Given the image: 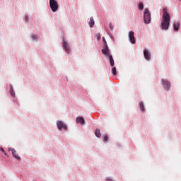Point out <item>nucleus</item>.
I'll list each match as a JSON object with an SVG mask.
<instances>
[{
	"label": "nucleus",
	"mask_w": 181,
	"mask_h": 181,
	"mask_svg": "<svg viewBox=\"0 0 181 181\" xmlns=\"http://www.w3.org/2000/svg\"><path fill=\"white\" fill-rule=\"evenodd\" d=\"M57 127L59 130L64 129V131H66V126L64 123H63L62 121L57 122Z\"/></svg>",
	"instance_id": "obj_5"
},
{
	"label": "nucleus",
	"mask_w": 181,
	"mask_h": 181,
	"mask_svg": "<svg viewBox=\"0 0 181 181\" xmlns=\"http://www.w3.org/2000/svg\"><path fill=\"white\" fill-rule=\"evenodd\" d=\"M162 82H163V86H164L165 90H169V88H170L169 81H168L167 80L163 79Z\"/></svg>",
	"instance_id": "obj_10"
},
{
	"label": "nucleus",
	"mask_w": 181,
	"mask_h": 181,
	"mask_svg": "<svg viewBox=\"0 0 181 181\" xmlns=\"http://www.w3.org/2000/svg\"><path fill=\"white\" fill-rule=\"evenodd\" d=\"M63 48L64 49L65 52L66 54H69L70 53L69 45H68V43L66 41H63Z\"/></svg>",
	"instance_id": "obj_8"
},
{
	"label": "nucleus",
	"mask_w": 181,
	"mask_h": 181,
	"mask_svg": "<svg viewBox=\"0 0 181 181\" xmlns=\"http://www.w3.org/2000/svg\"><path fill=\"white\" fill-rule=\"evenodd\" d=\"M134 31L129 33V39L130 40L131 44H136V39Z\"/></svg>",
	"instance_id": "obj_6"
},
{
	"label": "nucleus",
	"mask_w": 181,
	"mask_h": 181,
	"mask_svg": "<svg viewBox=\"0 0 181 181\" xmlns=\"http://www.w3.org/2000/svg\"><path fill=\"white\" fill-rule=\"evenodd\" d=\"M8 151L12 152V155L13 156L14 158L17 159L18 160H21V158L17 154V151L15 149L8 148Z\"/></svg>",
	"instance_id": "obj_7"
},
{
	"label": "nucleus",
	"mask_w": 181,
	"mask_h": 181,
	"mask_svg": "<svg viewBox=\"0 0 181 181\" xmlns=\"http://www.w3.org/2000/svg\"><path fill=\"white\" fill-rule=\"evenodd\" d=\"M103 139H104V142L108 141V136L107 135H104Z\"/></svg>",
	"instance_id": "obj_20"
},
{
	"label": "nucleus",
	"mask_w": 181,
	"mask_h": 181,
	"mask_svg": "<svg viewBox=\"0 0 181 181\" xmlns=\"http://www.w3.org/2000/svg\"><path fill=\"white\" fill-rule=\"evenodd\" d=\"M179 28H180V23L178 22L173 23V30L177 32Z\"/></svg>",
	"instance_id": "obj_12"
},
{
	"label": "nucleus",
	"mask_w": 181,
	"mask_h": 181,
	"mask_svg": "<svg viewBox=\"0 0 181 181\" xmlns=\"http://www.w3.org/2000/svg\"><path fill=\"white\" fill-rule=\"evenodd\" d=\"M144 21L146 24L151 23V13H149L148 8L144 9Z\"/></svg>",
	"instance_id": "obj_3"
},
{
	"label": "nucleus",
	"mask_w": 181,
	"mask_h": 181,
	"mask_svg": "<svg viewBox=\"0 0 181 181\" xmlns=\"http://www.w3.org/2000/svg\"><path fill=\"white\" fill-rule=\"evenodd\" d=\"M139 110H141V111H142V112H144V103L139 102Z\"/></svg>",
	"instance_id": "obj_15"
},
{
	"label": "nucleus",
	"mask_w": 181,
	"mask_h": 181,
	"mask_svg": "<svg viewBox=\"0 0 181 181\" xmlns=\"http://www.w3.org/2000/svg\"><path fill=\"white\" fill-rule=\"evenodd\" d=\"M95 38H97V40H100V34L98 33V34L95 35Z\"/></svg>",
	"instance_id": "obj_21"
},
{
	"label": "nucleus",
	"mask_w": 181,
	"mask_h": 181,
	"mask_svg": "<svg viewBox=\"0 0 181 181\" xmlns=\"http://www.w3.org/2000/svg\"><path fill=\"white\" fill-rule=\"evenodd\" d=\"M31 37H33V40H37V37H36V35H32Z\"/></svg>",
	"instance_id": "obj_23"
},
{
	"label": "nucleus",
	"mask_w": 181,
	"mask_h": 181,
	"mask_svg": "<svg viewBox=\"0 0 181 181\" xmlns=\"http://www.w3.org/2000/svg\"><path fill=\"white\" fill-rule=\"evenodd\" d=\"M49 8L52 10V12L58 11V4L56 0H49Z\"/></svg>",
	"instance_id": "obj_4"
},
{
	"label": "nucleus",
	"mask_w": 181,
	"mask_h": 181,
	"mask_svg": "<svg viewBox=\"0 0 181 181\" xmlns=\"http://www.w3.org/2000/svg\"><path fill=\"white\" fill-rule=\"evenodd\" d=\"M143 54L144 55V59H146V60L149 61L151 59V54L147 49L143 51Z\"/></svg>",
	"instance_id": "obj_9"
},
{
	"label": "nucleus",
	"mask_w": 181,
	"mask_h": 181,
	"mask_svg": "<svg viewBox=\"0 0 181 181\" xmlns=\"http://www.w3.org/2000/svg\"><path fill=\"white\" fill-rule=\"evenodd\" d=\"M95 136H97V138H100V129H95Z\"/></svg>",
	"instance_id": "obj_16"
},
{
	"label": "nucleus",
	"mask_w": 181,
	"mask_h": 181,
	"mask_svg": "<svg viewBox=\"0 0 181 181\" xmlns=\"http://www.w3.org/2000/svg\"><path fill=\"white\" fill-rule=\"evenodd\" d=\"M76 123L83 125L85 123L83 118L81 117H76Z\"/></svg>",
	"instance_id": "obj_11"
},
{
	"label": "nucleus",
	"mask_w": 181,
	"mask_h": 181,
	"mask_svg": "<svg viewBox=\"0 0 181 181\" xmlns=\"http://www.w3.org/2000/svg\"><path fill=\"white\" fill-rule=\"evenodd\" d=\"M1 152L4 153L6 156V157H8V155H7V153H5V150L2 148L1 147L0 148Z\"/></svg>",
	"instance_id": "obj_19"
},
{
	"label": "nucleus",
	"mask_w": 181,
	"mask_h": 181,
	"mask_svg": "<svg viewBox=\"0 0 181 181\" xmlns=\"http://www.w3.org/2000/svg\"><path fill=\"white\" fill-rule=\"evenodd\" d=\"M112 74L114 76H117V68L116 67H112Z\"/></svg>",
	"instance_id": "obj_17"
},
{
	"label": "nucleus",
	"mask_w": 181,
	"mask_h": 181,
	"mask_svg": "<svg viewBox=\"0 0 181 181\" xmlns=\"http://www.w3.org/2000/svg\"><path fill=\"white\" fill-rule=\"evenodd\" d=\"M105 181H114L112 179H111L109 177H105Z\"/></svg>",
	"instance_id": "obj_22"
},
{
	"label": "nucleus",
	"mask_w": 181,
	"mask_h": 181,
	"mask_svg": "<svg viewBox=\"0 0 181 181\" xmlns=\"http://www.w3.org/2000/svg\"><path fill=\"white\" fill-rule=\"evenodd\" d=\"M9 94L11 95V97H15V91H13V88H12V86H9Z\"/></svg>",
	"instance_id": "obj_13"
},
{
	"label": "nucleus",
	"mask_w": 181,
	"mask_h": 181,
	"mask_svg": "<svg viewBox=\"0 0 181 181\" xmlns=\"http://www.w3.org/2000/svg\"><path fill=\"white\" fill-rule=\"evenodd\" d=\"M103 49H102V54H104L106 57L109 58V63L110 64L111 66H114V59L113 57L110 54V52L108 49V45H107V42L105 41V37L103 38Z\"/></svg>",
	"instance_id": "obj_2"
},
{
	"label": "nucleus",
	"mask_w": 181,
	"mask_h": 181,
	"mask_svg": "<svg viewBox=\"0 0 181 181\" xmlns=\"http://www.w3.org/2000/svg\"><path fill=\"white\" fill-rule=\"evenodd\" d=\"M139 9L141 11H142L144 9V4L143 3H139Z\"/></svg>",
	"instance_id": "obj_18"
},
{
	"label": "nucleus",
	"mask_w": 181,
	"mask_h": 181,
	"mask_svg": "<svg viewBox=\"0 0 181 181\" xmlns=\"http://www.w3.org/2000/svg\"><path fill=\"white\" fill-rule=\"evenodd\" d=\"M88 25H90V27L92 28L95 25V21L93 20V18H90V21L88 22Z\"/></svg>",
	"instance_id": "obj_14"
},
{
	"label": "nucleus",
	"mask_w": 181,
	"mask_h": 181,
	"mask_svg": "<svg viewBox=\"0 0 181 181\" xmlns=\"http://www.w3.org/2000/svg\"><path fill=\"white\" fill-rule=\"evenodd\" d=\"M170 25V14L166 8L163 9V20L161 21L160 28L163 30H168Z\"/></svg>",
	"instance_id": "obj_1"
}]
</instances>
